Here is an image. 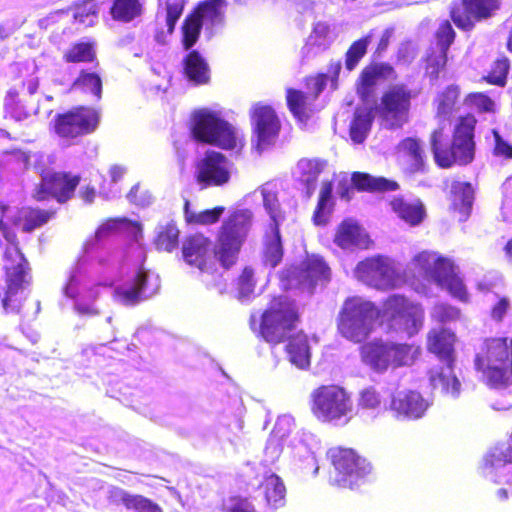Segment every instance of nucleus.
<instances>
[{"mask_svg": "<svg viewBox=\"0 0 512 512\" xmlns=\"http://www.w3.org/2000/svg\"><path fill=\"white\" fill-rule=\"evenodd\" d=\"M0 249L5 282L1 297L4 312L21 318L35 316L40 311V302L25 293L32 279L30 264L20 249L16 231L3 217H0Z\"/></svg>", "mask_w": 512, "mask_h": 512, "instance_id": "nucleus-1", "label": "nucleus"}, {"mask_svg": "<svg viewBox=\"0 0 512 512\" xmlns=\"http://www.w3.org/2000/svg\"><path fill=\"white\" fill-rule=\"evenodd\" d=\"M476 125V117L466 113L456 118L450 141L446 140L443 127L432 130L429 142L437 167L449 169L454 166H467L474 161Z\"/></svg>", "mask_w": 512, "mask_h": 512, "instance_id": "nucleus-2", "label": "nucleus"}, {"mask_svg": "<svg viewBox=\"0 0 512 512\" xmlns=\"http://www.w3.org/2000/svg\"><path fill=\"white\" fill-rule=\"evenodd\" d=\"M300 322V312L293 300L283 295L273 296L262 311L257 326L255 314L249 318V326L257 336L271 345L286 341Z\"/></svg>", "mask_w": 512, "mask_h": 512, "instance_id": "nucleus-3", "label": "nucleus"}, {"mask_svg": "<svg viewBox=\"0 0 512 512\" xmlns=\"http://www.w3.org/2000/svg\"><path fill=\"white\" fill-rule=\"evenodd\" d=\"M475 369L481 372L490 388L512 385V339L487 338L474 359Z\"/></svg>", "mask_w": 512, "mask_h": 512, "instance_id": "nucleus-4", "label": "nucleus"}, {"mask_svg": "<svg viewBox=\"0 0 512 512\" xmlns=\"http://www.w3.org/2000/svg\"><path fill=\"white\" fill-rule=\"evenodd\" d=\"M251 224L252 212L248 209L235 210L222 222L212 253L223 269L228 270L237 263Z\"/></svg>", "mask_w": 512, "mask_h": 512, "instance_id": "nucleus-5", "label": "nucleus"}, {"mask_svg": "<svg viewBox=\"0 0 512 512\" xmlns=\"http://www.w3.org/2000/svg\"><path fill=\"white\" fill-rule=\"evenodd\" d=\"M380 310L370 301L354 296L345 299L337 317V330L354 343L365 341L374 329Z\"/></svg>", "mask_w": 512, "mask_h": 512, "instance_id": "nucleus-6", "label": "nucleus"}, {"mask_svg": "<svg viewBox=\"0 0 512 512\" xmlns=\"http://www.w3.org/2000/svg\"><path fill=\"white\" fill-rule=\"evenodd\" d=\"M190 132L195 141L222 150H234L243 145L232 124L206 109L192 115Z\"/></svg>", "mask_w": 512, "mask_h": 512, "instance_id": "nucleus-7", "label": "nucleus"}, {"mask_svg": "<svg viewBox=\"0 0 512 512\" xmlns=\"http://www.w3.org/2000/svg\"><path fill=\"white\" fill-rule=\"evenodd\" d=\"M421 93L420 88L409 87L405 83L391 85L386 89L376 108L378 117L390 130L401 129L410 120L412 101Z\"/></svg>", "mask_w": 512, "mask_h": 512, "instance_id": "nucleus-8", "label": "nucleus"}, {"mask_svg": "<svg viewBox=\"0 0 512 512\" xmlns=\"http://www.w3.org/2000/svg\"><path fill=\"white\" fill-rule=\"evenodd\" d=\"M100 119V112L96 108L75 106L54 116L52 130L60 139L74 144L79 138L94 133Z\"/></svg>", "mask_w": 512, "mask_h": 512, "instance_id": "nucleus-9", "label": "nucleus"}, {"mask_svg": "<svg viewBox=\"0 0 512 512\" xmlns=\"http://www.w3.org/2000/svg\"><path fill=\"white\" fill-rule=\"evenodd\" d=\"M80 182L81 176L71 171L42 169L31 197L36 202L53 199L60 205L66 204L76 196Z\"/></svg>", "mask_w": 512, "mask_h": 512, "instance_id": "nucleus-10", "label": "nucleus"}, {"mask_svg": "<svg viewBox=\"0 0 512 512\" xmlns=\"http://www.w3.org/2000/svg\"><path fill=\"white\" fill-rule=\"evenodd\" d=\"M353 273L358 281L380 291L394 289L401 282L394 259L383 254L368 256L359 261Z\"/></svg>", "mask_w": 512, "mask_h": 512, "instance_id": "nucleus-11", "label": "nucleus"}, {"mask_svg": "<svg viewBox=\"0 0 512 512\" xmlns=\"http://www.w3.org/2000/svg\"><path fill=\"white\" fill-rule=\"evenodd\" d=\"M310 409L318 420L331 422L351 413L352 400L346 390L339 385H320L310 395Z\"/></svg>", "mask_w": 512, "mask_h": 512, "instance_id": "nucleus-12", "label": "nucleus"}, {"mask_svg": "<svg viewBox=\"0 0 512 512\" xmlns=\"http://www.w3.org/2000/svg\"><path fill=\"white\" fill-rule=\"evenodd\" d=\"M328 457L336 472L334 485L340 488L353 489L372 470L367 459L352 448L341 446L330 448Z\"/></svg>", "mask_w": 512, "mask_h": 512, "instance_id": "nucleus-13", "label": "nucleus"}, {"mask_svg": "<svg viewBox=\"0 0 512 512\" xmlns=\"http://www.w3.org/2000/svg\"><path fill=\"white\" fill-rule=\"evenodd\" d=\"M502 0H459L449 11L451 21L463 32H471L477 23L487 21L498 13Z\"/></svg>", "mask_w": 512, "mask_h": 512, "instance_id": "nucleus-14", "label": "nucleus"}, {"mask_svg": "<svg viewBox=\"0 0 512 512\" xmlns=\"http://www.w3.org/2000/svg\"><path fill=\"white\" fill-rule=\"evenodd\" d=\"M383 312L389 317L390 326L409 336L418 332L423 324V312L402 295H390L383 304Z\"/></svg>", "mask_w": 512, "mask_h": 512, "instance_id": "nucleus-15", "label": "nucleus"}, {"mask_svg": "<svg viewBox=\"0 0 512 512\" xmlns=\"http://www.w3.org/2000/svg\"><path fill=\"white\" fill-rule=\"evenodd\" d=\"M194 177L201 189L227 184L231 178L227 157L221 152L207 150L195 164Z\"/></svg>", "mask_w": 512, "mask_h": 512, "instance_id": "nucleus-16", "label": "nucleus"}, {"mask_svg": "<svg viewBox=\"0 0 512 512\" xmlns=\"http://www.w3.org/2000/svg\"><path fill=\"white\" fill-rule=\"evenodd\" d=\"M252 131L256 136V149L261 152L275 143L281 122L272 106L256 103L250 111Z\"/></svg>", "mask_w": 512, "mask_h": 512, "instance_id": "nucleus-17", "label": "nucleus"}, {"mask_svg": "<svg viewBox=\"0 0 512 512\" xmlns=\"http://www.w3.org/2000/svg\"><path fill=\"white\" fill-rule=\"evenodd\" d=\"M212 241L203 232H194L186 235L181 244L183 261L192 268L201 272L208 271L212 265Z\"/></svg>", "mask_w": 512, "mask_h": 512, "instance_id": "nucleus-18", "label": "nucleus"}, {"mask_svg": "<svg viewBox=\"0 0 512 512\" xmlns=\"http://www.w3.org/2000/svg\"><path fill=\"white\" fill-rule=\"evenodd\" d=\"M430 403L415 390H404L394 394L390 401V410L397 420H418L428 410Z\"/></svg>", "mask_w": 512, "mask_h": 512, "instance_id": "nucleus-19", "label": "nucleus"}, {"mask_svg": "<svg viewBox=\"0 0 512 512\" xmlns=\"http://www.w3.org/2000/svg\"><path fill=\"white\" fill-rule=\"evenodd\" d=\"M449 212L459 222L467 221L473 210L475 189L468 181L453 180L446 194Z\"/></svg>", "mask_w": 512, "mask_h": 512, "instance_id": "nucleus-20", "label": "nucleus"}, {"mask_svg": "<svg viewBox=\"0 0 512 512\" xmlns=\"http://www.w3.org/2000/svg\"><path fill=\"white\" fill-rule=\"evenodd\" d=\"M394 67L387 62H371L363 67L356 82L355 89L362 101H368L375 94L381 79L395 78Z\"/></svg>", "mask_w": 512, "mask_h": 512, "instance_id": "nucleus-21", "label": "nucleus"}, {"mask_svg": "<svg viewBox=\"0 0 512 512\" xmlns=\"http://www.w3.org/2000/svg\"><path fill=\"white\" fill-rule=\"evenodd\" d=\"M297 280L302 287L313 292L318 284L330 280V268L322 258L315 255L307 256L301 263Z\"/></svg>", "mask_w": 512, "mask_h": 512, "instance_id": "nucleus-22", "label": "nucleus"}, {"mask_svg": "<svg viewBox=\"0 0 512 512\" xmlns=\"http://www.w3.org/2000/svg\"><path fill=\"white\" fill-rule=\"evenodd\" d=\"M399 157L412 173H422L427 167V155L423 142L417 137H405L397 147Z\"/></svg>", "mask_w": 512, "mask_h": 512, "instance_id": "nucleus-23", "label": "nucleus"}, {"mask_svg": "<svg viewBox=\"0 0 512 512\" xmlns=\"http://www.w3.org/2000/svg\"><path fill=\"white\" fill-rule=\"evenodd\" d=\"M456 335L449 329H432L427 334V350L440 361L456 362Z\"/></svg>", "mask_w": 512, "mask_h": 512, "instance_id": "nucleus-24", "label": "nucleus"}, {"mask_svg": "<svg viewBox=\"0 0 512 512\" xmlns=\"http://www.w3.org/2000/svg\"><path fill=\"white\" fill-rule=\"evenodd\" d=\"M97 284L88 288L82 297L78 298L79 295V281L76 276L72 275L66 286L64 287V294L75 300L74 310L81 316H96L99 314V310L94 305L95 300L99 297V290Z\"/></svg>", "mask_w": 512, "mask_h": 512, "instance_id": "nucleus-25", "label": "nucleus"}, {"mask_svg": "<svg viewBox=\"0 0 512 512\" xmlns=\"http://www.w3.org/2000/svg\"><path fill=\"white\" fill-rule=\"evenodd\" d=\"M109 503L122 504L127 510L134 512H163L159 504L141 494H130L119 487H112L108 491Z\"/></svg>", "mask_w": 512, "mask_h": 512, "instance_id": "nucleus-26", "label": "nucleus"}, {"mask_svg": "<svg viewBox=\"0 0 512 512\" xmlns=\"http://www.w3.org/2000/svg\"><path fill=\"white\" fill-rule=\"evenodd\" d=\"M334 243L341 249L367 248V235L361 226L352 219L339 223L334 234Z\"/></svg>", "mask_w": 512, "mask_h": 512, "instance_id": "nucleus-27", "label": "nucleus"}, {"mask_svg": "<svg viewBox=\"0 0 512 512\" xmlns=\"http://www.w3.org/2000/svg\"><path fill=\"white\" fill-rule=\"evenodd\" d=\"M351 182L358 192L386 193L400 188L397 181L384 176H373L366 172L355 171L351 174Z\"/></svg>", "mask_w": 512, "mask_h": 512, "instance_id": "nucleus-28", "label": "nucleus"}, {"mask_svg": "<svg viewBox=\"0 0 512 512\" xmlns=\"http://www.w3.org/2000/svg\"><path fill=\"white\" fill-rule=\"evenodd\" d=\"M389 205L392 211L410 226H418L426 218V208L420 199L408 201L403 196H395Z\"/></svg>", "mask_w": 512, "mask_h": 512, "instance_id": "nucleus-29", "label": "nucleus"}, {"mask_svg": "<svg viewBox=\"0 0 512 512\" xmlns=\"http://www.w3.org/2000/svg\"><path fill=\"white\" fill-rule=\"evenodd\" d=\"M56 214L57 210L54 208L44 209L37 206H28L20 211V215L14 220V224L19 225L22 232L32 233L54 219Z\"/></svg>", "mask_w": 512, "mask_h": 512, "instance_id": "nucleus-30", "label": "nucleus"}, {"mask_svg": "<svg viewBox=\"0 0 512 512\" xmlns=\"http://www.w3.org/2000/svg\"><path fill=\"white\" fill-rule=\"evenodd\" d=\"M183 74L194 85H206L210 82V67L197 50H190L182 61Z\"/></svg>", "mask_w": 512, "mask_h": 512, "instance_id": "nucleus-31", "label": "nucleus"}, {"mask_svg": "<svg viewBox=\"0 0 512 512\" xmlns=\"http://www.w3.org/2000/svg\"><path fill=\"white\" fill-rule=\"evenodd\" d=\"M226 6V0H202L194 6L191 12L207 29H213L224 23Z\"/></svg>", "mask_w": 512, "mask_h": 512, "instance_id": "nucleus-32", "label": "nucleus"}, {"mask_svg": "<svg viewBox=\"0 0 512 512\" xmlns=\"http://www.w3.org/2000/svg\"><path fill=\"white\" fill-rule=\"evenodd\" d=\"M362 361L377 372H384L389 368L388 342L374 340L360 347Z\"/></svg>", "mask_w": 512, "mask_h": 512, "instance_id": "nucleus-33", "label": "nucleus"}, {"mask_svg": "<svg viewBox=\"0 0 512 512\" xmlns=\"http://www.w3.org/2000/svg\"><path fill=\"white\" fill-rule=\"evenodd\" d=\"M444 366L429 370L428 376L434 388H441L445 393L457 395L460 391V382L454 374L455 362L442 361Z\"/></svg>", "mask_w": 512, "mask_h": 512, "instance_id": "nucleus-34", "label": "nucleus"}, {"mask_svg": "<svg viewBox=\"0 0 512 512\" xmlns=\"http://www.w3.org/2000/svg\"><path fill=\"white\" fill-rule=\"evenodd\" d=\"M288 343L286 345V352L291 363L299 368H306L310 364V346L308 336L299 331L293 335H288Z\"/></svg>", "mask_w": 512, "mask_h": 512, "instance_id": "nucleus-35", "label": "nucleus"}, {"mask_svg": "<svg viewBox=\"0 0 512 512\" xmlns=\"http://www.w3.org/2000/svg\"><path fill=\"white\" fill-rule=\"evenodd\" d=\"M62 59L68 64L99 65L95 41H77L72 43L63 53Z\"/></svg>", "mask_w": 512, "mask_h": 512, "instance_id": "nucleus-36", "label": "nucleus"}, {"mask_svg": "<svg viewBox=\"0 0 512 512\" xmlns=\"http://www.w3.org/2000/svg\"><path fill=\"white\" fill-rule=\"evenodd\" d=\"M389 368L410 366L419 358L421 347L411 343L388 342Z\"/></svg>", "mask_w": 512, "mask_h": 512, "instance_id": "nucleus-37", "label": "nucleus"}, {"mask_svg": "<svg viewBox=\"0 0 512 512\" xmlns=\"http://www.w3.org/2000/svg\"><path fill=\"white\" fill-rule=\"evenodd\" d=\"M259 488L262 490L266 504L274 509L283 507L285 504L286 487L282 479L275 473L266 475Z\"/></svg>", "mask_w": 512, "mask_h": 512, "instance_id": "nucleus-38", "label": "nucleus"}, {"mask_svg": "<svg viewBox=\"0 0 512 512\" xmlns=\"http://www.w3.org/2000/svg\"><path fill=\"white\" fill-rule=\"evenodd\" d=\"M141 0H112L109 13L111 18L120 23H129L143 15Z\"/></svg>", "mask_w": 512, "mask_h": 512, "instance_id": "nucleus-39", "label": "nucleus"}, {"mask_svg": "<svg viewBox=\"0 0 512 512\" xmlns=\"http://www.w3.org/2000/svg\"><path fill=\"white\" fill-rule=\"evenodd\" d=\"M333 183L330 180H325L321 184V189L318 196V201L313 212L312 221L317 226L327 224L328 218L334 209L333 200Z\"/></svg>", "mask_w": 512, "mask_h": 512, "instance_id": "nucleus-40", "label": "nucleus"}, {"mask_svg": "<svg viewBox=\"0 0 512 512\" xmlns=\"http://www.w3.org/2000/svg\"><path fill=\"white\" fill-rule=\"evenodd\" d=\"M225 208L223 206H216L211 209H206L200 212H195L190 209V201L185 199L183 206L184 221L187 225L192 226H208L219 222Z\"/></svg>", "mask_w": 512, "mask_h": 512, "instance_id": "nucleus-41", "label": "nucleus"}, {"mask_svg": "<svg viewBox=\"0 0 512 512\" xmlns=\"http://www.w3.org/2000/svg\"><path fill=\"white\" fill-rule=\"evenodd\" d=\"M327 166L325 160L319 158H302L297 163L301 180L307 186L308 196H311L319 175Z\"/></svg>", "mask_w": 512, "mask_h": 512, "instance_id": "nucleus-42", "label": "nucleus"}, {"mask_svg": "<svg viewBox=\"0 0 512 512\" xmlns=\"http://www.w3.org/2000/svg\"><path fill=\"white\" fill-rule=\"evenodd\" d=\"M424 74L431 81L439 80L441 73L446 70L448 52L430 48L422 59Z\"/></svg>", "mask_w": 512, "mask_h": 512, "instance_id": "nucleus-43", "label": "nucleus"}, {"mask_svg": "<svg viewBox=\"0 0 512 512\" xmlns=\"http://www.w3.org/2000/svg\"><path fill=\"white\" fill-rule=\"evenodd\" d=\"M341 68L342 65L339 60H332L328 64V73H317L314 76L306 77V84L310 85L312 83L314 98H317L321 94L328 81L331 82L334 89L337 88Z\"/></svg>", "mask_w": 512, "mask_h": 512, "instance_id": "nucleus-44", "label": "nucleus"}, {"mask_svg": "<svg viewBox=\"0 0 512 512\" xmlns=\"http://www.w3.org/2000/svg\"><path fill=\"white\" fill-rule=\"evenodd\" d=\"M461 96L458 84H449L437 93L434 104L438 116H448L456 109Z\"/></svg>", "mask_w": 512, "mask_h": 512, "instance_id": "nucleus-45", "label": "nucleus"}, {"mask_svg": "<svg viewBox=\"0 0 512 512\" xmlns=\"http://www.w3.org/2000/svg\"><path fill=\"white\" fill-rule=\"evenodd\" d=\"M180 230L175 223L161 226L154 238V246L160 252H173L179 245Z\"/></svg>", "mask_w": 512, "mask_h": 512, "instance_id": "nucleus-46", "label": "nucleus"}, {"mask_svg": "<svg viewBox=\"0 0 512 512\" xmlns=\"http://www.w3.org/2000/svg\"><path fill=\"white\" fill-rule=\"evenodd\" d=\"M263 256L264 262L271 267L277 266L282 260L283 248L278 223L273 224L272 234L265 240Z\"/></svg>", "mask_w": 512, "mask_h": 512, "instance_id": "nucleus-47", "label": "nucleus"}, {"mask_svg": "<svg viewBox=\"0 0 512 512\" xmlns=\"http://www.w3.org/2000/svg\"><path fill=\"white\" fill-rule=\"evenodd\" d=\"M72 89L90 93L97 99L102 95V79L96 72L82 69L71 85Z\"/></svg>", "mask_w": 512, "mask_h": 512, "instance_id": "nucleus-48", "label": "nucleus"}, {"mask_svg": "<svg viewBox=\"0 0 512 512\" xmlns=\"http://www.w3.org/2000/svg\"><path fill=\"white\" fill-rule=\"evenodd\" d=\"M203 24L190 11L181 25V43L185 50H190L199 40Z\"/></svg>", "mask_w": 512, "mask_h": 512, "instance_id": "nucleus-49", "label": "nucleus"}, {"mask_svg": "<svg viewBox=\"0 0 512 512\" xmlns=\"http://www.w3.org/2000/svg\"><path fill=\"white\" fill-rule=\"evenodd\" d=\"M373 117L369 111L357 110L351 121L349 134L353 142L363 143L371 129Z\"/></svg>", "mask_w": 512, "mask_h": 512, "instance_id": "nucleus-50", "label": "nucleus"}, {"mask_svg": "<svg viewBox=\"0 0 512 512\" xmlns=\"http://www.w3.org/2000/svg\"><path fill=\"white\" fill-rule=\"evenodd\" d=\"M286 102L289 111L299 121H306L309 118L307 95L298 89L288 88L286 90Z\"/></svg>", "mask_w": 512, "mask_h": 512, "instance_id": "nucleus-51", "label": "nucleus"}, {"mask_svg": "<svg viewBox=\"0 0 512 512\" xmlns=\"http://www.w3.org/2000/svg\"><path fill=\"white\" fill-rule=\"evenodd\" d=\"M99 9L95 0H83L74 6L73 18L85 27L93 26L97 22Z\"/></svg>", "mask_w": 512, "mask_h": 512, "instance_id": "nucleus-52", "label": "nucleus"}, {"mask_svg": "<svg viewBox=\"0 0 512 512\" xmlns=\"http://www.w3.org/2000/svg\"><path fill=\"white\" fill-rule=\"evenodd\" d=\"M370 42L371 35L368 34L351 43L345 53V68L348 71H353L357 67L366 55Z\"/></svg>", "mask_w": 512, "mask_h": 512, "instance_id": "nucleus-53", "label": "nucleus"}, {"mask_svg": "<svg viewBox=\"0 0 512 512\" xmlns=\"http://www.w3.org/2000/svg\"><path fill=\"white\" fill-rule=\"evenodd\" d=\"M147 275L143 272H138L133 280V285L126 289L118 290V295L125 305H134L138 303L143 297V291L146 286Z\"/></svg>", "mask_w": 512, "mask_h": 512, "instance_id": "nucleus-54", "label": "nucleus"}, {"mask_svg": "<svg viewBox=\"0 0 512 512\" xmlns=\"http://www.w3.org/2000/svg\"><path fill=\"white\" fill-rule=\"evenodd\" d=\"M509 69V59L505 56L500 57L493 62L490 71L483 77V80L488 84L504 87L507 82Z\"/></svg>", "mask_w": 512, "mask_h": 512, "instance_id": "nucleus-55", "label": "nucleus"}, {"mask_svg": "<svg viewBox=\"0 0 512 512\" xmlns=\"http://www.w3.org/2000/svg\"><path fill=\"white\" fill-rule=\"evenodd\" d=\"M4 110L9 117L17 121L26 119L30 115L29 109L21 103L19 93L16 90L8 92L4 102Z\"/></svg>", "mask_w": 512, "mask_h": 512, "instance_id": "nucleus-56", "label": "nucleus"}, {"mask_svg": "<svg viewBox=\"0 0 512 512\" xmlns=\"http://www.w3.org/2000/svg\"><path fill=\"white\" fill-rule=\"evenodd\" d=\"M186 0H165V22L168 33L172 34L185 9Z\"/></svg>", "mask_w": 512, "mask_h": 512, "instance_id": "nucleus-57", "label": "nucleus"}, {"mask_svg": "<svg viewBox=\"0 0 512 512\" xmlns=\"http://www.w3.org/2000/svg\"><path fill=\"white\" fill-rule=\"evenodd\" d=\"M454 273L452 261L448 258L437 256L428 278L433 279L438 285H443L445 280Z\"/></svg>", "mask_w": 512, "mask_h": 512, "instance_id": "nucleus-58", "label": "nucleus"}, {"mask_svg": "<svg viewBox=\"0 0 512 512\" xmlns=\"http://www.w3.org/2000/svg\"><path fill=\"white\" fill-rule=\"evenodd\" d=\"M467 106L474 108L479 113H492L495 111L494 101L485 93L471 92L465 96Z\"/></svg>", "mask_w": 512, "mask_h": 512, "instance_id": "nucleus-59", "label": "nucleus"}, {"mask_svg": "<svg viewBox=\"0 0 512 512\" xmlns=\"http://www.w3.org/2000/svg\"><path fill=\"white\" fill-rule=\"evenodd\" d=\"M256 281L254 271L250 267H245L236 281L237 297L244 299L250 297L255 290Z\"/></svg>", "mask_w": 512, "mask_h": 512, "instance_id": "nucleus-60", "label": "nucleus"}, {"mask_svg": "<svg viewBox=\"0 0 512 512\" xmlns=\"http://www.w3.org/2000/svg\"><path fill=\"white\" fill-rule=\"evenodd\" d=\"M125 222H127L126 217H113L106 219L96 229L94 233V240L96 242H100L112 234L121 233L123 230V223Z\"/></svg>", "mask_w": 512, "mask_h": 512, "instance_id": "nucleus-61", "label": "nucleus"}, {"mask_svg": "<svg viewBox=\"0 0 512 512\" xmlns=\"http://www.w3.org/2000/svg\"><path fill=\"white\" fill-rule=\"evenodd\" d=\"M435 39L438 49L448 52L456 38V32L449 20H443L435 31Z\"/></svg>", "mask_w": 512, "mask_h": 512, "instance_id": "nucleus-62", "label": "nucleus"}, {"mask_svg": "<svg viewBox=\"0 0 512 512\" xmlns=\"http://www.w3.org/2000/svg\"><path fill=\"white\" fill-rule=\"evenodd\" d=\"M382 405L380 392L373 386L364 388L359 393L358 407L364 410H376Z\"/></svg>", "mask_w": 512, "mask_h": 512, "instance_id": "nucleus-63", "label": "nucleus"}, {"mask_svg": "<svg viewBox=\"0 0 512 512\" xmlns=\"http://www.w3.org/2000/svg\"><path fill=\"white\" fill-rule=\"evenodd\" d=\"M223 512H257L254 504L248 497L232 495L228 498V504L223 505Z\"/></svg>", "mask_w": 512, "mask_h": 512, "instance_id": "nucleus-64", "label": "nucleus"}]
</instances>
